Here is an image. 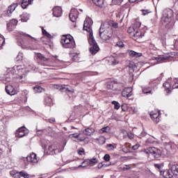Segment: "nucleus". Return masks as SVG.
<instances>
[{
  "instance_id": "nucleus-39",
  "label": "nucleus",
  "mask_w": 178,
  "mask_h": 178,
  "mask_svg": "<svg viewBox=\"0 0 178 178\" xmlns=\"http://www.w3.org/2000/svg\"><path fill=\"white\" fill-rule=\"evenodd\" d=\"M110 62L111 65H118L119 63V60H115L113 57L110 58Z\"/></svg>"
},
{
  "instance_id": "nucleus-29",
  "label": "nucleus",
  "mask_w": 178,
  "mask_h": 178,
  "mask_svg": "<svg viewBox=\"0 0 178 178\" xmlns=\"http://www.w3.org/2000/svg\"><path fill=\"white\" fill-rule=\"evenodd\" d=\"M163 87L166 90L167 92H170V90H172V83L169 81H167L163 83Z\"/></svg>"
},
{
  "instance_id": "nucleus-47",
  "label": "nucleus",
  "mask_w": 178,
  "mask_h": 178,
  "mask_svg": "<svg viewBox=\"0 0 178 178\" xmlns=\"http://www.w3.org/2000/svg\"><path fill=\"white\" fill-rule=\"evenodd\" d=\"M104 161H106V162H109V161L111 160V156L109 154H105L104 156Z\"/></svg>"
},
{
  "instance_id": "nucleus-45",
  "label": "nucleus",
  "mask_w": 178,
  "mask_h": 178,
  "mask_svg": "<svg viewBox=\"0 0 178 178\" xmlns=\"http://www.w3.org/2000/svg\"><path fill=\"white\" fill-rule=\"evenodd\" d=\"M112 2L113 5H120V3L123 2V0H112Z\"/></svg>"
},
{
  "instance_id": "nucleus-18",
  "label": "nucleus",
  "mask_w": 178,
  "mask_h": 178,
  "mask_svg": "<svg viewBox=\"0 0 178 178\" xmlns=\"http://www.w3.org/2000/svg\"><path fill=\"white\" fill-rule=\"evenodd\" d=\"M152 60H157V62H162V60H168L170 59V56L168 55L164 54L162 56H159L157 57H152Z\"/></svg>"
},
{
  "instance_id": "nucleus-31",
  "label": "nucleus",
  "mask_w": 178,
  "mask_h": 178,
  "mask_svg": "<svg viewBox=\"0 0 178 178\" xmlns=\"http://www.w3.org/2000/svg\"><path fill=\"white\" fill-rule=\"evenodd\" d=\"M72 60H74V62H80L81 59H80V54H77V53H74L72 54Z\"/></svg>"
},
{
  "instance_id": "nucleus-37",
  "label": "nucleus",
  "mask_w": 178,
  "mask_h": 178,
  "mask_svg": "<svg viewBox=\"0 0 178 178\" xmlns=\"http://www.w3.org/2000/svg\"><path fill=\"white\" fill-rule=\"evenodd\" d=\"M10 176H12V177H17V175H19V172L17 170H12L10 172Z\"/></svg>"
},
{
  "instance_id": "nucleus-60",
  "label": "nucleus",
  "mask_w": 178,
  "mask_h": 178,
  "mask_svg": "<svg viewBox=\"0 0 178 178\" xmlns=\"http://www.w3.org/2000/svg\"><path fill=\"white\" fill-rule=\"evenodd\" d=\"M38 136H41L42 134V130H37Z\"/></svg>"
},
{
  "instance_id": "nucleus-58",
  "label": "nucleus",
  "mask_w": 178,
  "mask_h": 178,
  "mask_svg": "<svg viewBox=\"0 0 178 178\" xmlns=\"http://www.w3.org/2000/svg\"><path fill=\"white\" fill-rule=\"evenodd\" d=\"M51 58L54 62H56L58 60V56H52Z\"/></svg>"
},
{
  "instance_id": "nucleus-64",
  "label": "nucleus",
  "mask_w": 178,
  "mask_h": 178,
  "mask_svg": "<svg viewBox=\"0 0 178 178\" xmlns=\"http://www.w3.org/2000/svg\"><path fill=\"white\" fill-rule=\"evenodd\" d=\"M147 175H154V173H152L149 170L147 171Z\"/></svg>"
},
{
  "instance_id": "nucleus-23",
  "label": "nucleus",
  "mask_w": 178,
  "mask_h": 178,
  "mask_svg": "<svg viewBox=\"0 0 178 178\" xmlns=\"http://www.w3.org/2000/svg\"><path fill=\"white\" fill-rule=\"evenodd\" d=\"M95 5L99 6V8H104L105 4L104 3V0H92Z\"/></svg>"
},
{
  "instance_id": "nucleus-13",
  "label": "nucleus",
  "mask_w": 178,
  "mask_h": 178,
  "mask_svg": "<svg viewBox=\"0 0 178 178\" xmlns=\"http://www.w3.org/2000/svg\"><path fill=\"white\" fill-rule=\"evenodd\" d=\"M166 148L170 150V153L172 154V155L177 154V145H176L175 143L170 142L169 143H167Z\"/></svg>"
},
{
  "instance_id": "nucleus-52",
  "label": "nucleus",
  "mask_w": 178,
  "mask_h": 178,
  "mask_svg": "<svg viewBox=\"0 0 178 178\" xmlns=\"http://www.w3.org/2000/svg\"><path fill=\"white\" fill-rule=\"evenodd\" d=\"M21 35H24V37H29V38H32V40H34V38L31 37V35L29 34H25L24 33H20Z\"/></svg>"
},
{
  "instance_id": "nucleus-43",
  "label": "nucleus",
  "mask_w": 178,
  "mask_h": 178,
  "mask_svg": "<svg viewBox=\"0 0 178 178\" xmlns=\"http://www.w3.org/2000/svg\"><path fill=\"white\" fill-rule=\"evenodd\" d=\"M108 130H109V127H106L99 130V133H108Z\"/></svg>"
},
{
  "instance_id": "nucleus-10",
  "label": "nucleus",
  "mask_w": 178,
  "mask_h": 178,
  "mask_svg": "<svg viewBox=\"0 0 178 178\" xmlns=\"http://www.w3.org/2000/svg\"><path fill=\"white\" fill-rule=\"evenodd\" d=\"M98 163L97 158H93L90 160L83 161L82 164L79 165L78 168H87V166H94L95 163Z\"/></svg>"
},
{
  "instance_id": "nucleus-51",
  "label": "nucleus",
  "mask_w": 178,
  "mask_h": 178,
  "mask_svg": "<svg viewBox=\"0 0 178 178\" xmlns=\"http://www.w3.org/2000/svg\"><path fill=\"white\" fill-rule=\"evenodd\" d=\"M154 166L155 168H156L158 170H160V173L161 172H163V171H161V169H162V165L161 164H154Z\"/></svg>"
},
{
  "instance_id": "nucleus-34",
  "label": "nucleus",
  "mask_w": 178,
  "mask_h": 178,
  "mask_svg": "<svg viewBox=\"0 0 178 178\" xmlns=\"http://www.w3.org/2000/svg\"><path fill=\"white\" fill-rule=\"evenodd\" d=\"M33 90L35 92H42V91H44V89L40 86H35Z\"/></svg>"
},
{
  "instance_id": "nucleus-56",
  "label": "nucleus",
  "mask_w": 178,
  "mask_h": 178,
  "mask_svg": "<svg viewBox=\"0 0 178 178\" xmlns=\"http://www.w3.org/2000/svg\"><path fill=\"white\" fill-rule=\"evenodd\" d=\"M128 137L130 140H133V138H134V135L132 134H128Z\"/></svg>"
},
{
  "instance_id": "nucleus-61",
  "label": "nucleus",
  "mask_w": 178,
  "mask_h": 178,
  "mask_svg": "<svg viewBox=\"0 0 178 178\" xmlns=\"http://www.w3.org/2000/svg\"><path fill=\"white\" fill-rule=\"evenodd\" d=\"M17 58H19V59H23V54L22 53H19Z\"/></svg>"
},
{
  "instance_id": "nucleus-32",
  "label": "nucleus",
  "mask_w": 178,
  "mask_h": 178,
  "mask_svg": "<svg viewBox=\"0 0 178 178\" xmlns=\"http://www.w3.org/2000/svg\"><path fill=\"white\" fill-rule=\"evenodd\" d=\"M30 16L27 13H24L21 15V22H27L29 20Z\"/></svg>"
},
{
  "instance_id": "nucleus-48",
  "label": "nucleus",
  "mask_w": 178,
  "mask_h": 178,
  "mask_svg": "<svg viewBox=\"0 0 178 178\" xmlns=\"http://www.w3.org/2000/svg\"><path fill=\"white\" fill-rule=\"evenodd\" d=\"M79 155H84V149L79 148L77 151Z\"/></svg>"
},
{
  "instance_id": "nucleus-3",
  "label": "nucleus",
  "mask_w": 178,
  "mask_h": 178,
  "mask_svg": "<svg viewBox=\"0 0 178 178\" xmlns=\"http://www.w3.org/2000/svg\"><path fill=\"white\" fill-rule=\"evenodd\" d=\"M105 27H108V24L104 23L101 25L99 36L104 41H108L112 38V32L109 31V28L105 29Z\"/></svg>"
},
{
  "instance_id": "nucleus-53",
  "label": "nucleus",
  "mask_w": 178,
  "mask_h": 178,
  "mask_svg": "<svg viewBox=\"0 0 178 178\" xmlns=\"http://www.w3.org/2000/svg\"><path fill=\"white\" fill-rule=\"evenodd\" d=\"M11 24H13L14 26H17V19H12L11 20Z\"/></svg>"
},
{
  "instance_id": "nucleus-55",
  "label": "nucleus",
  "mask_w": 178,
  "mask_h": 178,
  "mask_svg": "<svg viewBox=\"0 0 178 178\" xmlns=\"http://www.w3.org/2000/svg\"><path fill=\"white\" fill-rule=\"evenodd\" d=\"M143 13L144 16H145V15H148V13H149V10H143Z\"/></svg>"
},
{
  "instance_id": "nucleus-1",
  "label": "nucleus",
  "mask_w": 178,
  "mask_h": 178,
  "mask_svg": "<svg viewBox=\"0 0 178 178\" xmlns=\"http://www.w3.org/2000/svg\"><path fill=\"white\" fill-rule=\"evenodd\" d=\"M161 178H178V164H175L171 167L170 170H165L161 172Z\"/></svg>"
},
{
  "instance_id": "nucleus-54",
  "label": "nucleus",
  "mask_w": 178,
  "mask_h": 178,
  "mask_svg": "<svg viewBox=\"0 0 178 178\" xmlns=\"http://www.w3.org/2000/svg\"><path fill=\"white\" fill-rule=\"evenodd\" d=\"M138 148H140V145H138V144H136L132 147V149L134 150L138 149Z\"/></svg>"
},
{
  "instance_id": "nucleus-22",
  "label": "nucleus",
  "mask_w": 178,
  "mask_h": 178,
  "mask_svg": "<svg viewBox=\"0 0 178 178\" xmlns=\"http://www.w3.org/2000/svg\"><path fill=\"white\" fill-rule=\"evenodd\" d=\"M128 54L129 56H131L132 58H140V56L142 55L141 53H137L133 50H129Z\"/></svg>"
},
{
  "instance_id": "nucleus-62",
  "label": "nucleus",
  "mask_w": 178,
  "mask_h": 178,
  "mask_svg": "<svg viewBox=\"0 0 178 178\" xmlns=\"http://www.w3.org/2000/svg\"><path fill=\"white\" fill-rule=\"evenodd\" d=\"M109 88H110V90H115V89L113 88V83H110V87H109Z\"/></svg>"
},
{
  "instance_id": "nucleus-40",
  "label": "nucleus",
  "mask_w": 178,
  "mask_h": 178,
  "mask_svg": "<svg viewBox=\"0 0 178 178\" xmlns=\"http://www.w3.org/2000/svg\"><path fill=\"white\" fill-rule=\"evenodd\" d=\"M116 148V146L113 145V144L107 145V149L108 151H113Z\"/></svg>"
},
{
  "instance_id": "nucleus-44",
  "label": "nucleus",
  "mask_w": 178,
  "mask_h": 178,
  "mask_svg": "<svg viewBox=\"0 0 178 178\" xmlns=\"http://www.w3.org/2000/svg\"><path fill=\"white\" fill-rule=\"evenodd\" d=\"M29 5H30V3H26V1H22L21 3V6L23 9H26Z\"/></svg>"
},
{
  "instance_id": "nucleus-24",
  "label": "nucleus",
  "mask_w": 178,
  "mask_h": 178,
  "mask_svg": "<svg viewBox=\"0 0 178 178\" xmlns=\"http://www.w3.org/2000/svg\"><path fill=\"white\" fill-rule=\"evenodd\" d=\"M17 178H20V177L29 178L30 175H29V173H27V172L22 170L19 172V175L17 176Z\"/></svg>"
},
{
  "instance_id": "nucleus-7",
  "label": "nucleus",
  "mask_w": 178,
  "mask_h": 178,
  "mask_svg": "<svg viewBox=\"0 0 178 178\" xmlns=\"http://www.w3.org/2000/svg\"><path fill=\"white\" fill-rule=\"evenodd\" d=\"M128 33L135 41H140V40L144 37V34H143L141 31L139 30L134 31L133 28L128 29Z\"/></svg>"
},
{
  "instance_id": "nucleus-15",
  "label": "nucleus",
  "mask_w": 178,
  "mask_h": 178,
  "mask_svg": "<svg viewBox=\"0 0 178 178\" xmlns=\"http://www.w3.org/2000/svg\"><path fill=\"white\" fill-rule=\"evenodd\" d=\"M150 118L154 123H159V111H153L150 113Z\"/></svg>"
},
{
  "instance_id": "nucleus-14",
  "label": "nucleus",
  "mask_w": 178,
  "mask_h": 178,
  "mask_svg": "<svg viewBox=\"0 0 178 178\" xmlns=\"http://www.w3.org/2000/svg\"><path fill=\"white\" fill-rule=\"evenodd\" d=\"M70 19L71 22L75 23L76 20H77V17H79V10L76 8H72L69 15Z\"/></svg>"
},
{
  "instance_id": "nucleus-8",
  "label": "nucleus",
  "mask_w": 178,
  "mask_h": 178,
  "mask_svg": "<svg viewBox=\"0 0 178 178\" xmlns=\"http://www.w3.org/2000/svg\"><path fill=\"white\" fill-rule=\"evenodd\" d=\"M92 19L88 17L86 18V20L83 23V30L89 33V37H91L92 35Z\"/></svg>"
},
{
  "instance_id": "nucleus-50",
  "label": "nucleus",
  "mask_w": 178,
  "mask_h": 178,
  "mask_svg": "<svg viewBox=\"0 0 178 178\" xmlns=\"http://www.w3.org/2000/svg\"><path fill=\"white\" fill-rule=\"evenodd\" d=\"M116 45H117V47H119L120 48H123V47L124 46L123 44V42H118Z\"/></svg>"
},
{
  "instance_id": "nucleus-41",
  "label": "nucleus",
  "mask_w": 178,
  "mask_h": 178,
  "mask_svg": "<svg viewBox=\"0 0 178 178\" xmlns=\"http://www.w3.org/2000/svg\"><path fill=\"white\" fill-rule=\"evenodd\" d=\"M42 34L47 38H51V35L49 34V33L47 32L44 29H42Z\"/></svg>"
},
{
  "instance_id": "nucleus-57",
  "label": "nucleus",
  "mask_w": 178,
  "mask_h": 178,
  "mask_svg": "<svg viewBox=\"0 0 178 178\" xmlns=\"http://www.w3.org/2000/svg\"><path fill=\"white\" fill-rule=\"evenodd\" d=\"M49 151H55V148H54V145L49 146Z\"/></svg>"
},
{
  "instance_id": "nucleus-28",
  "label": "nucleus",
  "mask_w": 178,
  "mask_h": 178,
  "mask_svg": "<svg viewBox=\"0 0 178 178\" xmlns=\"http://www.w3.org/2000/svg\"><path fill=\"white\" fill-rule=\"evenodd\" d=\"M17 8V3H13L11 6L8 7V13H13L15 10Z\"/></svg>"
},
{
  "instance_id": "nucleus-9",
  "label": "nucleus",
  "mask_w": 178,
  "mask_h": 178,
  "mask_svg": "<svg viewBox=\"0 0 178 178\" xmlns=\"http://www.w3.org/2000/svg\"><path fill=\"white\" fill-rule=\"evenodd\" d=\"M11 73H13V74H19L22 76L27 73V70H26L24 65H16L11 69Z\"/></svg>"
},
{
  "instance_id": "nucleus-4",
  "label": "nucleus",
  "mask_w": 178,
  "mask_h": 178,
  "mask_svg": "<svg viewBox=\"0 0 178 178\" xmlns=\"http://www.w3.org/2000/svg\"><path fill=\"white\" fill-rule=\"evenodd\" d=\"M143 152L146 155H152L154 159H159L162 156V151L156 147H147Z\"/></svg>"
},
{
  "instance_id": "nucleus-46",
  "label": "nucleus",
  "mask_w": 178,
  "mask_h": 178,
  "mask_svg": "<svg viewBox=\"0 0 178 178\" xmlns=\"http://www.w3.org/2000/svg\"><path fill=\"white\" fill-rule=\"evenodd\" d=\"M146 144H154V138H149L146 140Z\"/></svg>"
},
{
  "instance_id": "nucleus-19",
  "label": "nucleus",
  "mask_w": 178,
  "mask_h": 178,
  "mask_svg": "<svg viewBox=\"0 0 178 178\" xmlns=\"http://www.w3.org/2000/svg\"><path fill=\"white\" fill-rule=\"evenodd\" d=\"M53 15L55 17H60L62 16V8L56 6L53 8Z\"/></svg>"
},
{
  "instance_id": "nucleus-49",
  "label": "nucleus",
  "mask_w": 178,
  "mask_h": 178,
  "mask_svg": "<svg viewBox=\"0 0 178 178\" xmlns=\"http://www.w3.org/2000/svg\"><path fill=\"white\" fill-rule=\"evenodd\" d=\"M5 44V38L0 37V47H2Z\"/></svg>"
},
{
  "instance_id": "nucleus-16",
  "label": "nucleus",
  "mask_w": 178,
  "mask_h": 178,
  "mask_svg": "<svg viewBox=\"0 0 178 178\" xmlns=\"http://www.w3.org/2000/svg\"><path fill=\"white\" fill-rule=\"evenodd\" d=\"M122 97L124 98H130L131 95H133V88H127L122 92Z\"/></svg>"
},
{
  "instance_id": "nucleus-5",
  "label": "nucleus",
  "mask_w": 178,
  "mask_h": 178,
  "mask_svg": "<svg viewBox=\"0 0 178 178\" xmlns=\"http://www.w3.org/2000/svg\"><path fill=\"white\" fill-rule=\"evenodd\" d=\"M172 20H173V10L170 8L164 10L163 12V17L161 19L163 24L166 26L169 24Z\"/></svg>"
},
{
  "instance_id": "nucleus-20",
  "label": "nucleus",
  "mask_w": 178,
  "mask_h": 178,
  "mask_svg": "<svg viewBox=\"0 0 178 178\" xmlns=\"http://www.w3.org/2000/svg\"><path fill=\"white\" fill-rule=\"evenodd\" d=\"M74 138H76L78 140V143H81L86 140V136H84V134H71Z\"/></svg>"
},
{
  "instance_id": "nucleus-12",
  "label": "nucleus",
  "mask_w": 178,
  "mask_h": 178,
  "mask_svg": "<svg viewBox=\"0 0 178 178\" xmlns=\"http://www.w3.org/2000/svg\"><path fill=\"white\" fill-rule=\"evenodd\" d=\"M26 161L31 163L32 165H35L38 163V157H37V154L35 153L32 152L28 156H26Z\"/></svg>"
},
{
  "instance_id": "nucleus-36",
  "label": "nucleus",
  "mask_w": 178,
  "mask_h": 178,
  "mask_svg": "<svg viewBox=\"0 0 178 178\" xmlns=\"http://www.w3.org/2000/svg\"><path fill=\"white\" fill-rule=\"evenodd\" d=\"M121 170H130V169H131V167L129 165H122L120 167Z\"/></svg>"
},
{
  "instance_id": "nucleus-25",
  "label": "nucleus",
  "mask_w": 178,
  "mask_h": 178,
  "mask_svg": "<svg viewBox=\"0 0 178 178\" xmlns=\"http://www.w3.org/2000/svg\"><path fill=\"white\" fill-rule=\"evenodd\" d=\"M12 72L10 71V72H8L7 74L6 75H2L1 76V79L3 81H10V79L12 76H10V74H12Z\"/></svg>"
},
{
  "instance_id": "nucleus-33",
  "label": "nucleus",
  "mask_w": 178,
  "mask_h": 178,
  "mask_svg": "<svg viewBox=\"0 0 178 178\" xmlns=\"http://www.w3.org/2000/svg\"><path fill=\"white\" fill-rule=\"evenodd\" d=\"M171 86L172 87V88H178V79H175L172 83H171Z\"/></svg>"
},
{
  "instance_id": "nucleus-2",
  "label": "nucleus",
  "mask_w": 178,
  "mask_h": 178,
  "mask_svg": "<svg viewBox=\"0 0 178 178\" xmlns=\"http://www.w3.org/2000/svg\"><path fill=\"white\" fill-rule=\"evenodd\" d=\"M61 44L63 48H74L76 42L71 35H64L61 38Z\"/></svg>"
},
{
  "instance_id": "nucleus-38",
  "label": "nucleus",
  "mask_w": 178,
  "mask_h": 178,
  "mask_svg": "<svg viewBox=\"0 0 178 178\" xmlns=\"http://www.w3.org/2000/svg\"><path fill=\"white\" fill-rule=\"evenodd\" d=\"M108 26H112L113 27H114V29H118V23L113 22V21H111L110 22L107 23Z\"/></svg>"
},
{
  "instance_id": "nucleus-6",
  "label": "nucleus",
  "mask_w": 178,
  "mask_h": 178,
  "mask_svg": "<svg viewBox=\"0 0 178 178\" xmlns=\"http://www.w3.org/2000/svg\"><path fill=\"white\" fill-rule=\"evenodd\" d=\"M88 43L90 46L89 49L90 54H92V55H95V54L99 51V47H98V44H97V42H95L94 35L89 36Z\"/></svg>"
},
{
  "instance_id": "nucleus-59",
  "label": "nucleus",
  "mask_w": 178,
  "mask_h": 178,
  "mask_svg": "<svg viewBox=\"0 0 178 178\" xmlns=\"http://www.w3.org/2000/svg\"><path fill=\"white\" fill-rule=\"evenodd\" d=\"M33 0H24L23 2H26V3H30L31 5V3Z\"/></svg>"
},
{
  "instance_id": "nucleus-35",
  "label": "nucleus",
  "mask_w": 178,
  "mask_h": 178,
  "mask_svg": "<svg viewBox=\"0 0 178 178\" xmlns=\"http://www.w3.org/2000/svg\"><path fill=\"white\" fill-rule=\"evenodd\" d=\"M127 109L129 112H131V113H137L138 112L137 108L134 106L129 107Z\"/></svg>"
},
{
  "instance_id": "nucleus-21",
  "label": "nucleus",
  "mask_w": 178,
  "mask_h": 178,
  "mask_svg": "<svg viewBox=\"0 0 178 178\" xmlns=\"http://www.w3.org/2000/svg\"><path fill=\"white\" fill-rule=\"evenodd\" d=\"M83 133H85L86 136H92L95 133V129L92 127H88L85 129Z\"/></svg>"
},
{
  "instance_id": "nucleus-30",
  "label": "nucleus",
  "mask_w": 178,
  "mask_h": 178,
  "mask_svg": "<svg viewBox=\"0 0 178 178\" xmlns=\"http://www.w3.org/2000/svg\"><path fill=\"white\" fill-rule=\"evenodd\" d=\"M36 58L42 60V62H48V60H49V58H45L44 56H42V54L40 53L36 54Z\"/></svg>"
},
{
  "instance_id": "nucleus-63",
  "label": "nucleus",
  "mask_w": 178,
  "mask_h": 178,
  "mask_svg": "<svg viewBox=\"0 0 178 178\" xmlns=\"http://www.w3.org/2000/svg\"><path fill=\"white\" fill-rule=\"evenodd\" d=\"M104 166V165L102 163H99V165H98V168L99 169H102V168Z\"/></svg>"
},
{
  "instance_id": "nucleus-27",
  "label": "nucleus",
  "mask_w": 178,
  "mask_h": 178,
  "mask_svg": "<svg viewBox=\"0 0 178 178\" xmlns=\"http://www.w3.org/2000/svg\"><path fill=\"white\" fill-rule=\"evenodd\" d=\"M140 27H141V22H136L133 26H130L129 29H134V31H137L138 29H140Z\"/></svg>"
},
{
  "instance_id": "nucleus-17",
  "label": "nucleus",
  "mask_w": 178,
  "mask_h": 178,
  "mask_svg": "<svg viewBox=\"0 0 178 178\" xmlns=\"http://www.w3.org/2000/svg\"><path fill=\"white\" fill-rule=\"evenodd\" d=\"M6 91L8 95H15V94L17 92V90H16L15 88L11 85L6 86Z\"/></svg>"
},
{
  "instance_id": "nucleus-11",
  "label": "nucleus",
  "mask_w": 178,
  "mask_h": 178,
  "mask_svg": "<svg viewBox=\"0 0 178 178\" xmlns=\"http://www.w3.org/2000/svg\"><path fill=\"white\" fill-rule=\"evenodd\" d=\"M27 134H29V129L24 127H22L17 130L15 136L18 138H22V137H24V136H27Z\"/></svg>"
},
{
  "instance_id": "nucleus-42",
  "label": "nucleus",
  "mask_w": 178,
  "mask_h": 178,
  "mask_svg": "<svg viewBox=\"0 0 178 178\" xmlns=\"http://www.w3.org/2000/svg\"><path fill=\"white\" fill-rule=\"evenodd\" d=\"M112 104L114 105L115 109H119V108H120V104H119V102L113 101Z\"/></svg>"
},
{
  "instance_id": "nucleus-26",
  "label": "nucleus",
  "mask_w": 178,
  "mask_h": 178,
  "mask_svg": "<svg viewBox=\"0 0 178 178\" xmlns=\"http://www.w3.org/2000/svg\"><path fill=\"white\" fill-rule=\"evenodd\" d=\"M95 140L100 145H102L106 143V139L104 136H99V138H96Z\"/></svg>"
}]
</instances>
